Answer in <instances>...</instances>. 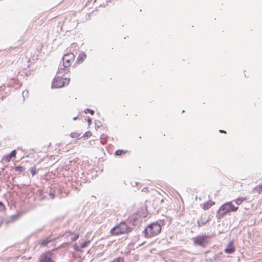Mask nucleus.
Here are the masks:
<instances>
[{"label": "nucleus", "instance_id": "nucleus-11", "mask_svg": "<svg viewBox=\"0 0 262 262\" xmlns=\"http://www.w3.org/2000/svg\"><path fill=\"white\" fill-rule=\"evenodd\" d=\"M210 220V217L206 220L203 219V217L201 216L197 221V223L199 227H202L203 226L206 224Z\"/></svg>", "mask_w": 262, "mask_h": 262}, {"label": "nucleus", "instance_id": "nucleus-9", "mask_svg": "<svg viewBox=\"0 0 262 262\" xmlns=\"http://www.w3.org/2000/svg\"><path fill=\"white\" fill-rule=\"evenodd\" d=\"M16 154V150H13L8 155L4 157L3 159L7 162H9L12 157H15Z\"/></svg>", "mask_w": 262, "mask_h": 262}, {"label": "nucleus", "instance_id": "nucleus-32", "mask_svg": "<svg viewBox=\"0 0 262 262\" xmlns=\"http://www.w3.org/2000/svg\"><path fill=\"white\" fill-rule=\"evenodd\" d=\"M77 117H74V118H73V120H76L77 119Z\"/></svg>", "mask_w": 262, "mask_h": 262}, {"label": "nucleus", "instance_id": "nucleus-16", "mask_svg": "<svg viewBox=\"0 0 262 262\" xmlns=\"http://www.w3.org/2000/svg\"><path fill=\"white\" fill-rule=\"evenodd\" d=\"M254 191L259 193L262 191V185H257L256 186L254 189Z\"/></svg>", "mask_w": 262, "mask_h": 262}, {"label": "nucleus", "instance_id": "nucleus-4", "mask_svg": "<svg viewBox=\"0 0 262 262\" xmlns=\"http://www.w3.org/2000/svg\"><path fill=\"white\" fill-rule=\"evenodd\" d=\"M70 78L62 79L61 76H56L52 81V88H60L65 85H68Z\"/></svg>", "mask_w": 262, "mask_h": 262}, {"label": "nucleus", "instance_id": "nucleus-2", "mask_svg": "<svg viewBox=\"0 0 262 262\" xmlns=\"http://www.w3.org/2000/svg\"><path fill=\"white\" fill-rule=\"evenodd\" d=\"M161 231V227L157 222L149 225L144 230L146 237H151L158 235Z\"/></svg>", "mask_w": 262, "mask_h": 262}, {"label": "nucleus", "instance_id": "nucleus-22", "mask_svg": "<svg viewBox=\"0 0 262 262\" xmlns=\"http://www.w3.org/2000/svg\"><path fill=\"white\" fill-rule=\"evenodd\" d=\"M79 238V235L77 234L71 237V241L75 242Z\"/></svg>", "mask_w": 262, "mask_h": 262}, {"label": "nucleus", "instance_id": "nucleus-19", "mask_svg": "<svg viewBox=\"0 0 262 262\" xmlns=\"http://www.w3.org/2000/svg\"><path fill=\"white\" fill-rule=\"evenodd\" d=\"M70 136L72 138H78L80 136V134L76 133H72Z\"/></svg>", "mask_w": 262, "mask_h": 262}, {"label": "nucleus", "instance_id": "nucleus-15", "mask_svg": "<svg viewBox=\"0 0 262 262\" xmlns=\"http://www.w3.org/2000/svg\"><path fill=\"white\" fill-rule=\"evenodd\" d=\"M14 169L16 171L21 172L25 171V168L23 166H15Z\"/></svg>", "mask_w": 262, "mask_h": 262}, {"label": "nucleus", "instance_id": "nucleus-1", "mask_svg": "<svg viewBox=\"0 0 262 262\" xmlns=\"http://www.w3.org/2000/svg\"><path fill=\"white\" fill-rule=\"evenodd\" d=\"M238 208L234 206L231 202H227L220 207L216 212V216L217 219H221L227 213L236 211Z\"/></svg>", "mask_w": 262, "mask_h": 262}, {"label": "nucleus", "instance_id": "nucleus-3", "mask_svg": "<svg viewBox=\"0 0 262 262\" xmlns=\"http://www.w3.org/2000/svg\"><path fill=\"white\" fill-rule=\"evenodd\" d=\"M132 230V228L128 227L125 222H121L111 229V233L117 235L129 233Z\"/></svg>", "mask_w": 262, "mask_h": 262}, {"label": "nucleus", "instance_id": "nucleus-6", "mask_svg": "<svg viewBox=\"0 0 262 262\" xmlns=\"http://www.w3.org/2000/svg\"><path fill=\"white\" fill-rule=\"evenodd\" d=\"M74 58L75 55L72 53L65 54L62 58L63 67L65 68L69 67L74 60Z\"/></svg>", "mask_w": 262, "mask_h": 262}, {"label": "nucleus", "instance_id": "nucleus-17", "mask_svg": "<svg viewBox=\"0 0 262 262\" xmlns=\"http://www.w3.org/2000/svg\"><path fill=\"white\" fill-rule=\"evenodd\" d=\"M246 199V198H237V199L235 200V203L237 205H239Z\"/></svg>", "mask_w": 262, "mask_h": 262}, {"label": "nucleus", "instance_id": "nucleus-5", "mask_svg": "<svg viewBox=\"0 0 262 262\" xmlns=\"http://www.w3.org/2000/svg\"><path fill=\"white\" fill-rule=\"evenodd\" d=\"M208 237V236L206 235H202L193 237V241L194 244L205 247L206 244L208 243V241L207 240Z\"/></svg>", "mask_w": 262, "mask_h": 262}, {"label": "nucleus", "instance_id": "nucleus-18", "mask_svg": "<svg viewBox=\"0 0 262 262\" xmlns=\"http://www.w3.org/2000/svg\"><path fill=\"white\" fill-rule=\"evenodd\" d=\"M90 241H86V242H84L83 243H82L81 244V248H85L86 247L88 246V245L90 244Z\"/></svg>", "mask_w": 262, "mask_h": 262}, {"label": "nucleus", "instance_id": "nucleus-24", "mask_svg": "<svg viewBox=\"0 0 262 262\" xmlns=\"http://www.w3.org/2000/svg\"><path fill=\"white\" fill-rule=\"evenodd\" d=\"M29 92L28 91H24L22 94L24 97H28Z\"/></svg>", "mask_w": 262, "mask_h": 262}, {"label": "nucleus", "instance_id": "nucleus-20", "mask_svg": "<svg viewBox=\"0 0 262 262\" xmlns=\"http://www.w3.org/2000/svg\"><path fill=\"white\" fill-rule=\"evenodd\" d=\"M84 112L85 113H90L91 115H93L94 114V111L89 108H86V110H85Z\"/></svg>", "mask_w": 262, "mask_h": 262}, {"label": "nucleus", "instance_id": "nucleus-21", "mask_svg": "<svg viewBox=\"0 0 262 262\" xmlns=\"http://www.w3.org/2000/svg\"><path fill=\"white\" fill-rule=\"evenodd\" d=\"M123 152V151L122 150L118 149V150L116 151L115 155H117V156H120V155H122V154Z\"/></svg>", "mask_w": 262, "mask_h": 262}, {"label": "nucleus", "instance_id": "nucleus-31", "mask_svg": "<svg viewBox=\"0 0 262 262\" xmlns=\"http://www.w3.org/2000/svg\"><path fill=\"white\" fill-rule=\"evenodd\" d=\"M146 190H147V188H143V189H142V191H146Z\"/></svg>", "mask_w": 262, "mask_h": 262}, {"label": "nucleus", "instance_id": "nucleus-7", "mask_svg": "<svg viewBox=\"0 0 262 262\" xmlns=\"http://www.w3.org/2000/svg\"><path fill=\"white\" fill-rule=\"evenodd\" d=\"M39 262H54L52 260L51 255L50 253H44L40 255Z\"/></svg>", "mask_w": 262, "mask_h": 262}, {"label": "nucleus", "instance_id": "nucleus-8", "mask_svg": "<svg viewBox=\"0 0 262 262\" xmlns=\"http://www.w3.org/2000/svg\"><path fill=\"white\" fill-rule=\"evenodd\" d=\"M235 251L234 242L230 241L227 245V248L225 249V252L226 253L231 254Z\"/></svg>", "mask_w": 262, "mask_h": 262}, {"label": "nucleus", "instance_id": "nucleus-26", "mask_svg": "<svg viewBox=\"0 0 262 262\" xmlns=\"http://www.w3.org/2000/svg\"><path fill=\"white\" fill-rule=\"evenodd\" d=\"M18 216L17 215H13L11 217V220L12 221H14L18 218Z\"/></svg>", "mask_w": 262, "mask_h": 262}, {"label": "nucleus", "instance_id": "nucleus-35", "mask_svg": "<svg viewBox=\"0 0 262 262\" xmlns=\"http://www.w3.org/2000/svg\"><path fill=\"white\" fill-rule=\"evenodd\" d=\"M160 201H161V202H163V199H161V200Z\"/></svg>", "mask_w": 262, "mask_h": 262}, {"label": "nucleus", "instance_id": "nucleus-34", "mask_svg": "<svg viewBox=\"0 0 262 262\" xmlns=\"http://www.w3.org/2000/svg\"><path fill=\"white\" fill-rule=\"evenodd\" d=\"M50 195H52V196H54V195L52 193H50Z\"/></svg>", "mask_w": 262, "mask_h": 262}, {"label": "nucleus", "instance_id": "nucleus-33", "mask_svg": "<svg viewBox=\"0 0 262 262\" xmlns=\"http://www.w3.org/2000/svg\"><path fill=\"white\" fill-rule=\"evenodd\" d=\"M40 198V200H42L44 198Z\"/></svg>", "mask_w": 262, "mask_h": 262}, {"label": "nucleus", "instance_id": "nucleus-10", "mask_svg": "<svg viewBox=\"0 0 262 262\" xmlns=\"http://www.w3.org/2000/svg\"><path fill=\"white\" fill-rule=\"evenodd\" d=\"M214 204L215 202L211 200L207 201L203 204V208L204 210H207Z\"/></svg>", "mask_w": 262, "mask_h": 262}, {"label": "nucleus", "instance_id": "nucleus-25", "mask_svg": "<svg viewBox=\"0 0 262 262\" xmlns=\"http://www.w3.org/2000/svg\"><path fill=\"white\" fill-rule=\"evenodd\" d=\"M5 206L2 202H0V211H2L4 209Z\"/></svg>", "mask_w": 262, "mask_h": 262}, {"label": "nucleus", "instance_id": "nucleus-12", "mask_svg": "<svg viewBox=\"0 0 262 262\" xmlns=\"http://www.w3.org/2000/svg\"><path fill=\"white\" fill-rule=\"evenodd\" d=\"M54 239H55V238H52L51 236H49L46 239L42 241L41 245L42 246H46L49 243L52 241Z\"/></svg>", "mask_w": 262, "mask_h": 262}, {"label": "nucleus", "instance_id": "nucleus-27", "mask_svg": "<svg viewBox=\"0 0 262 262\" xmlns=\"http://www.w3.org/2000/svg\"><path fill=\"white\" fill-rule=\"evenodd\" d=\"M86 57V55L85 54H83L82 55H80L78 57V59H79V58L80 57L81 59H84Z\"/></svg>", "mask_w": 262, "mask_h": 262}, {"label": "nucleus", "instance_id": "nucleus-23", "mask_svg": "<svg viewBox=\"0 0 262 262\" xmlns=\"http://www.w3.org/2000/svg\"><path fill=\"white\" fill-rule=\"evenodd\" d=\"M91 135L92 134L90 132H87L83 134V137H89L91 136Z\"/></svg>", "mask_w": 262, "mask_h": 262}, {"label": "nucleus", "instance_id": "nucleus-14", "mask_svg": "<svg viewBox=\"0 0 262 262\" xmlns=\"http://www.w3.org/2000/svg\"><path fill=\"white\" fill-rule=\"evenodd\" d=\"M30 172L32 174V176H35L37 173V172L38 171L37 169V168H36V167H35V166H33V167H31L30 169Z\"/></svg>", "mask_w": 262, "mask_h": 262}, {"label": "nucleus", "instance_id": "nucleus-29", "mask_svg": "<svg viewBox=\"0 0 262 262\" xmlns=\"http://www.w3.org/2000/svg\"><path fill=\"white\" fill-rule=\"evenodd\" d=\"M219 132H220V133H226V132H225V131H224V130H219Z\"/></svg>", "mask_w": 262, "mask_h": 262}, {"label": "nucleus", "instance_id": "nucleus-28", "mask_svg": "<svg viewBox=\"0 0 262 262\" xmlns=\"http://www.w3.org/2000/svg\"><path fill=\"white\" fill-rule=\"evenodd\" d=\"M88 122L89 124H90L91 123V122H92L91 119L89 118L88 119Z\"/></svg>", "mask_w": 262, "mask_h": 262}, {"label": "nucleus", "instance_id": "nucleus-30", "mask_svg": "<svg viewBox=\"0 0 262 262\" xmlns=\"http://www.w3.org/2000/svg\"><path fill=\"white\" fill-rule=\"evenodd\" d=\"M2 224V219L1 217H0V226H1Z\"/></svg>", "mask_w": 262, "mask_h": 262}, {"label": "nucleus", "instance_id": "nucleus-13", "mask_svg": "<svg viewBox=\"0 0 262 262\" xmlns=\"http://www.w3.org/2000/svg\"><path fill=\"white\" fill-rule=\"evenodd\" d=\"M68 70L65 68L60 69L57 72V76H60V75H63V74L67 73Z\"/></svg>", "mask_w": 262, "mask_h": 262}]
</instances>
